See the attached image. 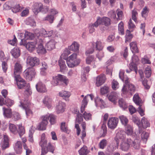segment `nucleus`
Masks as SVG:
<instances>
[{
    "label": "nucleus",
    "mask_w": 155,
    "mask_h": 155,
    "mask_svg": "<svg viewBox=\"0 0 155 155\" xmlns=\"http://www.w3.org/2000/svg\"><path fill=\"white\" fill-rule=\"evenodd\" d=\"M96 58L93 55H89L87 57L86 59V63L88 64H93L94 67H96L97 65L96 61Z\"/></svg>",
    "instance_id": "nucleus-19"
},
{
    "label": "nucleus",
    "mask_w": 155,
    "mask_h": 155,
    "mask_svg": "<svg viewBox=\"0 0 155 155\" xmlns=\"http://www.w3.org/2000/svg\"><path fill=\"white\" fill-rule=\"evenodd\" d=\"M91 114L86 111L84 112L83 114V116L82 114L80 113H78L77 114L76 118L75 126V127L77 129L78 135H79L81 130L79 128V125L77 123L80 124L83 121V117H84L86 120H91Z\"/></svg>",
    "instance_id": "nucleus-5"
},
{
    "label": "nucleus",
    "mask_w": 155,
    "mask_h": 155,
    "mask_svg": "<svg viewBox=\"0 0 155 155\" xmlns=\"http://www.w3.org/2000/svg\"><path fill=\"white\" fill-rule=\"evenodd\" d=\"M111 87L113 90H116L119 88V84L117 81L113 80L111 83Z\"/></svg>",
    "instance_id": "nucleus-56"
},
{
    "label": "nucleus",
    "mask_w": 155,
    "mask_h": 155,
    "mask_svg": "<svg viewBox=\"0 0 155 155\" xmlns=\"http://www.w3.org/2000/svg\"><path fill=\"white\" fill-rule=\"evenodd\" d=\"M14 77L19 89H21L25 86L26 87L27 84L25 81L20 77L19 74H17Z\"/></svg>",
    "instance_id": "nucleus-12"
},
{
    "label": "nucleus",
    "mask_w": 155,
    "mask_h": 155,
    "mask_svg": "<svg viewBox=\"0 0 155 155\" xmlns=\"http://www.w3.org/2000/svg\"><path fill=\"white\" fill-rule=\"evenodd\" d=\"M41 34L44 37H49L51 36L53 33V31H46L44 29H42L41 30Z\"/></svg>",
    "instance_id": "nucleus-34"
},
{
    "label": "nucleus",
    "mask_w": 155,
    "mask_h": 155,
    "mask_svg": "<svg viewBox=\"0 0 155 155\" xmlns=\"http://www.w3.org/2000/svg\"><path fill=\"white\" fill-rule=\"evenodd\" d=\"M43 20L45 21H48L50 23H52L54 20V15L49 14L44 18Z\"/></svg>",
    "instance_id": "nucleus-49"
},
{
    "label": "nucleus",
    "mask_w": 155,
    "mask_h": 155,
    "mask_svg": "<svg viewBox=\"0 0 155 155\" xmlns=\"http://www.w3.org/2000/svg\"><path fill=\"white\" fill-rule=\"evenodd\" d=\"M132 120L136 124L138 127L139 129L140 133V127H141V124L139 119L136 116H133Z\"/></svg>",
    "instance_id": "nucleus-39"
},
{
    "label": "nucleus",
    "mask_w": 155,
    "mask_h": 155,
    "mask_svg": "<svg viewBox=\"0 0 155 155\" xmlns=\"http://www.w3.org/2000/svg\"><path fill=\"white\" fill-rule=\"evenodd\" d=\"M58 75L53 77V80L51 82L52 85L54 86H57L58 85H61L59 83V81Z\"/></svg>",
    "instance_id": "nucleus-47"
},
{
    "label": "nucleus",
    "mask_w": 155,
    "mask_h": 155,
    "mask_svg": "<svg viewBox=\"0 0 155 155\" xmlns=\"http://www.w3.org/2000/svg\"><path fill=\"white\" fill-rule=\"evenodd\" d=\"M129 30H127L125 35V41H130L133 38L132 35L130 33Z\"/></svg>",
    "instance_id": "nucleus-62"
},
{
    "label": "nucleus",
    "mask_w": 155,
    "mask_h": 155,
    "mask_svg": "<svg viewBox=\"0 0 155 155\" xmlns=\"http://www.w3.org/2000/svg\"><path fill=\"white\" fill-rule=\"evenodd\" d=\"M10 131L14 134H17L18 132L17 127L15 124L10 123L9 126Z\"/></svg>",
    "instance_id": "nucleus-36"
},
{
    "label": "nucleus",
    "mask_w": 155,
    "mask_h": 155,
    "mask_svg": "<svg viewBox=\"0 0 155 155\" xmlns=\"http://www.w3.org/2000/svg\"><path fill=\"white\" fill-rule=\"evenodd\" d=\"M22 145L21 141H17L14 145V149L17 153L20 154L22 152Z\"/></svg>",
    "instance_id": "nucleus-21"
},
{
    "label": "nucleus",
    "mask_w": 155,
    "mask_h": 155,
    "mask_svg": "<svg viewBox=\"0 0 155 155\" xmlns=\"http://www.w3.org/2000/svg\"><path fill=\"white\" fill-rule=\"evenodd\" d=\"M133 100L135 104L138 105L140 104V103H141V99L137 93L135 94L134 95L133 97Z\"/></svg>",
    "instance_id": "nucleus-48"
},
{
    "label": "nucleus",
    "mask_w": 155,
    "mask_h": 155,
    "mask_svg": "<svg viewBox=\"0 0 155 155\" xmlns=\"http://www.w3.org/2000/svg\"><path fill=\"white\" fill-rule=\"evenodd\" d=\"M119 96V94L115 92H112L107 95V97L110 101L115 104L117 102Z\"/></svg>",
    "instance_id": "nucleus-15"
},
{
    "label": "nucleus",
    "mask_w": 155,
    "mask_h": 155,
    "mask_svg": "<svg viewBox=\"0 0 155 155\" xmlns=\"http://www.w3.org/2000/svg\"><path fill=\"white\" fill-rule=\"evenodd\" d=\"M21 9V8L20 5L17 4L12 8V11L14 13H16L20 11Z\"/></svg>",
    "instance_id": "nucleus-63"
},
{
    "label": "nucleus",
    "mask_w": 155,
    "mask_h": 155,
    "mask_svg": "<svg viewBox=\"0 0 155 155\" xmlns=\"http://www.w3.org/2000/svg\"><path fill=\"white\" fill-rule=\"evenodd\" d=\"M22 67L20 63H16L15 65L14 71V77L19 74L22 72Z\"/></svg>",
    "instance_id": "nucleus-25"
},
{
    "label": "nucleus",
    "mask_w": 155,
    "mask_h": 155,
    "mask_svg": "<svg viewBox=\"0 0 155 155\" xmlns=\"http://www.w3.org/2000/svg\"><path fill=\"white\" fill-rule=\"evenodd\" d=\"M37 42H30L26 43L25 46L26 48L30 51L32 52L35 49Z\"/></svg>",
    "instance_id": "nucleus-29"
},
{
    "label": "nucleus",
    "mask_w": 155,
    "mask_h": 155,
    "mask_svg": "<svg viewBox=\"0 0 155 155\" xmlns=\"http://www.w3.org/2000/svg\"><path fill=\"white\" fill-rule=\"evenodd\" d=\"M118 119L115 117H111L109 119L107 122V126L109 128L113 130L117 126Z\"/></svg>",
    "instance_id": "nucleus-11"
},
{
    "label": "nucleus",
    "mask_w": 155,
    "mask_h": 155,
    "mask_svg": "<svg viewBox=\"0 0 155 155\" xmlns=\"http://www.w3.org/2000/svg\"><path fill=\"white\" fill-rule=\"evenodd\" d=\"M111 24L110 19L106 17L102 18L98 17L97 18L96 21L95 22L96 26H98L99 25H104L106 26H108Z\"/></svg>",
    "instance_id": "nucleus-8"
},
{
    "label": "nucleus",
    "mask_w": 155,
    "mask_h": 155,
    "mask_svg": "<svg viewBox=\"0 0 155 155\" xmlns=\"http://www.w3.org/2000/svg\"><path fill=\"white\" fill-rule=\"evenodd\" d=\"M50 118V122L51 124H54L56 122L55 116L51 114H48L42 116L40 117L41 122L37 126V129L39 130H45L46 129L47 125L48 124V120Z\"/></svg>",
    "instance_id": "nucleus-3"
},
{
    "label": "nucleus",
    "mask_w": 155,
    "mask_h": 155,
    "mask_svg": "<svg viewBox=\"0 0 155 155\" xmlns=\"http://www.w3.org/2000/svg\"><path fill=\"white\" fill-rule=\"evenodd\" d=\"M11 53L14 58H17L20 55V51L18 48L15 47L11 50Z\"/></svg>",
    "instance_id": "nucleus-33"
},
{
    "label": "nucleus",
    "mask_w": 155,
    "mask_h": 155,
    "mask_svg": "<svg viewBox=\"0 0 155 155\" xmlns=\"http://www.w3.org/2000/svg\"><path fill=\"white\" fill-rule=\"evenodd\" d=\"M42 67L45 66V67L42 68H41L40 74L42 75H45L46 74V70L48 68L46 63L45 62H42L41 63Z\"/></svg>",
    "instance_id": "nucleus-45"
},
{
    "label": "nucleus",
    "mask_w": 155,
    "mask_h": 155,
    "mask_svg": "<svg viewBox=\"0 0 155 155\" xmlns=\"http://www.w3.org/2000/svg\"><path fill=\"white\" fill-rule=\"evenodd\" d=\"M25 89L24 95H26L27 96H29L31 94L32 92L29 84H26Z\"/></svg>",
    "instance_id": "nucleus-50"
},
{
    "label": "nucleus",
    "mask_w": 155,
    "mask_h": 155,
    "mask_svg": "<svg viewBox=\"0 0 155 155\" xmlns=\"http://www.w3.org/2000/svg\"><path fill=\"white\" fill-rule=\"evenodd\" d=\"M17 33L18 34V36L19 37L20 39H21V41L20 43V44L21 45H25L26 42L25 41L24 38V39L22 38L24 35V33L21 32L20 31H18Z\"/></svg>",
    "instance_id": "nucleus-44"
},
{
    "label": "nucleus",
    "mask_w": 155,
    "mask_h": 155,
    "mask_svg": "<svg viewBox=\"0 0 155 155\" xmlns=\"http://www.w3.org/2000/svg\"><path fill=\"white\" fill-rule=\"evenodd\" d=\"M77 55L74 53L67 58L66 62L69 68H73L78 65L80 62V60L77 58Z\"/></svg>",
    "instance_id": "nucleus-6"
},
{
    "label": "nucleus",
    "mask_w": 155,
    "mask_h": 155,
    "mask_svg": "<svg viewBox=\"0 0 155 155\" xmlns=\"http://www.w3.org/2000/svg\"><path fill=\"white\" fill-rule=\"evenodd\" d=\"M35 74V70L33 68H27L24 72V76L29 81L32 80Z\"/></svg>",
    "instance_id": "nucleus-9"
},
{
    "label": "nucleus",
    "mask_w": 155,
    "mask_h": 155,
    "mask_svg": "<svg viewBox=\"0 0 155 155\" xmlns=\"http://www.w3.org/2000/svg\"><path fill=\"white\" fill-rule=\"evenodd\" d=\"M80 155H86L88 153V150L86 146H84L78 151Z\"/></svg>",
    "instance_id": "nucleus-46"
},
{
    "label": "nucleus",
    "mask_w": 155,
    "mask_h": 155,
    "mask_svg": "<svg viewBox=\"0 0 155 155\" xmlns=\"http://www.w3.org/2000/svg\"><path fill=\"white\" fill-rule=\"evenodd\" d=\"M94 101L95 106L96 107H100L101 108H103L104 107L105 104L102 99L98 97H97L95 98Z\"/></svg>",
    "instance_id": "nucleus-27"
},
{
    "label": "nucleus",
    "mask_w": 155,
    "mask_h": 155,
    "mask_svg": "<svg viewBox=\"0 0 155 155\" xmlns=\"http://www.w3.org/2000/svg\"><path fill=\"white\" fill-rule=\"evenodd\" d=\"M106 80L105 75L104 74H101L98 76L96 78V85L97 87H99L102 85Z\"/></svg>",
    "instance_id": "nucleus-20"
},
{
    "label": "nucleus",
    "mask_w": 155,
    "mask_h": 155,
    "mask_svg": "<svg viewBox=\"0 0 155 155\" xmlns=\"http://www.w3.org/2000/svg\"><path fill=\"white\" fill-rule=\"evenodd\" d=\"M18 133L20 137L25 134V130L24 126H22L21 124L18 125Z\"/></svg>",
    "instance_id": "nucleus-42"
},
{
    "label": "nucleus",
    "mask_w": 155,
    "mask_h": 155,
    "mask_svg": "<svg viewBox=\"0 0 155 155\" xmlns=\"http://www.w3.org/2000/svg\"><path fill=\"white\" fill-rule=\"evenodd\" d=\"M47 140L45 138V134L44 133L42 134L41 135V140L39 142V144L42 148L41 155H45L48 152V150L52 153H53L55 147V144L49 142L47 146Z\"/></svg>",
    "instance_id": "nucleus-2"
},
{
    "label": "nucleus",
    "mask_w": 155,
    "mask_h": 155,
    "mask_svg": "<svg viewBox=\"0 0 155 155\" xmlns=\"http://www.w3.org/2000/svg\"><path fill=\"white\" fill-rule=\"evenodd\" d=\"M1 146L3 149H5L9 147V139L7 135H4L3 140L1 143Z\"/></svg>",
    "instance_id": "nucleus-26"
},
{
    "label": "nucleus",
    "mask_w": 155,
    "mask_h": 155,
    "mask_svg": "<svg viewBox=\"0 0 155 155\" xmlns=\"http://www.w3.org/2000/svg\"><path fill=\"white\" fill-rule=\"evenodd\" d=\"M43 4L41 2H35L32 6V9L34 13L36 15L41 12Z\"/></svg>",
    "instance_id": "nucleus-16"
},
{
    "label": "nucleus",
    "mask_w": 155,
    "mask_h": 155,
    "mask_svg": "<svg viewBox=\"0 0 155 155\" xmlns=\"http://www.w3.org/2000/svg\"><path fill=\"white\" fill-rule=\"evenodd\" d=\"M120 130H120L118 132H119ZM122 131H124V134L126 135L125 134V133L128 136H131L132 135V136H134L135 139H134V141H134L135 140H136L137 138H139L140 140V141H141V140L140 139V138L139 137V136L137 135H136V136L135 137L134 135V134L133 133V128L130 125H127L125 126V132L123 130ZM125 139H129L130 138H126L125 137ZM140 143H139V144Z\"/></svg>",
    "instance_id": "nucleus-10"
},
{
    "label": "nucleus",
    "mask_w": 155,
    "mask_h": 155,
    "mask_svg": "<svg viewBox=\"0 0 155 155\" xmlns=\"http://www.w3.org/2000/svg\"><path fill=\"white\" fill-rule=\"evenodd\" d=\"M36 88L37 91L40 92H45L47 91L45 85L41 81L36 84Z\"/></svg>",
    "instance_id": "nucleus-22"
},
{
    "label": "nucleus",
    "mask_w": 155,
    "mask_h": 155,
    "mask_svg": "<svg viewBox=\"0 0 155 155\" xmlns=\"http://www.w3.org/2000/svg\"><path fill=\"white\" fill-rule=\"evenodd\" d=\"M107 144V141L105 139H103L100 142L99 144V146L100 148L104 149L106 146Z\"/></svg>",
    "instance_id": "nucleus-60"
},
{
    "label": "nucleus",
    "mask_w": 155,
    "mask_h": 155,
    "mask_svg": "<svg viewBox=\"0 0 155 155\" xmlns=\"http://www.w3.org/2000/svg\"><path fill=\"white\" fill-rule=\"evenodd\" d=\"M65 104L61 101H60L58 103L56 107V110L58 114L63 112L66 108Z\"/></svg>",
    "instance_id": "nucleus-18"
},
{
    "label": "nucleus",
    "mask_w": 155,
    "mask_h": 155,
    "mask_svg": "<svg viewBox=\"0 0 155 155\" xmlns=\"http://www.w3.org/2000/svg\"><path fill=\"white\" fill-rule=\"evenodd\" d=\"M145 73L147 77L149 78L150 77L151 74V67L150 66H148L146 68Z\"/></svg>",
    "instance_id": "nucleus-64"
},
{
    "label": "nucleus",
    "mask_w": 155,
    "mask_h": 155,
    "mask_svg": "<svg viewBox=\"0 0 155 155\" xmlns=\"http://www.w3.org/2000/svg\"><path fill=\"white\" fill-rule=\"evenodd\" d=\"M26 23L28 25H30L32 27L36 26V23L31 18H29L26 20Z\"/></svg>",
    "instance_id": "nucleus-53"
},
{
    "label": "nucleus",
    "mask_w": 155,
    "mask_h": 155,
    "mask_svg": "<svg viewBox=\"0 0 155 155\" xmlns=\"http://www.w3.org/2000/svg\"><path fill=\"white\" fill-rule=\"evenodd\" d=\"M58 64L60 67L61 72L64 73L66 71L67 68L64 60L60 59L58 61Z\"/></svg>",
    "instance_id": "nucleus-30"
},
{
    "label": "nucleus",
    "mask_w": 155,
    "mask_h": 155,
    "mask_svg": "<svg viewBox=\"0 0 155 155\" xmlns=\"http://www.w3.org/2000/svg\"><path fill=\"white\" fill-rule=\"evenodd\" d=\"M124 132L122 130L118 132L115 139L117 145L113 143L110 144L107 147V150L109 152H113L117 148L119 143L120 142V149L124 151H127L130 147H133L134 148L138 149L139 147V143L140 140L137 138L134 141H132L131 139H125V135L124 134Z\"/></svg>",
    "instance_id": "nucleus-1"
},
{
    "label": "nucleus",
    "mask_w": 155,
    "mask_h": 155,
    "mask_svg": "<svg viewBox=\"0 0 155 155\" xmlns=\"http://www.w3.org/2000/svg\"><path fill=\"white\" fill-rule=\"evenodd\" d=\"M27 63L30 66L33 67L36 65L39 64V60L36 57H28L27 60Z\"/></svg>",
    "instance_id": "nucleus-13"
},
{
    "label": "nucleus",
    "mask_w": 155,
    "mask_h": 155,
    "mask_svg": "<svg viewBox=\"0 0 155 155\" xmlns=\"http://www.w3.org/2000/svg\"><path fill=\"white\" fill-rule=\"evenodd\" d=\"M37 45L38 47H37V51L39 54H44L46 53V50L43 45V41L42 40L38 42L37 41Z\"/></svg>",
    "instance_id": "nucleus-17"
},
{
    "label": "nucleus",
    "mask_w": 155,
    "mask_h": 155,
    "mask_svg": "<svg viewBox=\"0 0 155 155\" xmlns=\"http://www.w3.org/2000/svg\"><path fill=\"white\" fill-rule=\"evenodd\" d=\"M61 128L62 131L68 133L69 131L68 130L67 124L63 122L61 123Z\"/></svg>",
    "instance_id": "nucleus-57"
},
{
    "label": "nucleus",
    "mask_w": 155,
    "mask_h": 155,
    "mask_svg": "<svg viewBox=\"0 0 155 155\" xmlns=\"http://www.w3.org/2000/svg\"><path fill=\"white\" fill-rule=\"evenodd\" d=\"M70 54V51L68 48H66L62 53L61 57L65 59L67 58V57Z\"/></svg>",
    "instance_id": "nucleus-51"
},
{
    "label": "nucleus",
    "mask_w": 155,
    "mask_h": 155,
    "mask_svg": "<svg viewBox=\"0 0 155 155\" xmlns=\"http://www.w3.org/2000/svg\"><path fill=\"white\" fill-rule=\"evenodd\" d=\"M118 103L120 107L125 109L127 108L128 106V105L126 103L124 100L122 98H120L119 99L118 101Z\"/></svg>",
    "instance_id": "nucleus-41"
},
{
    "label": "nucleus",
    "mask_w": 155,
    "mask_h": 155,
    "mask_svg": "<svg viewBox=\"0 0 155 155\" xmlns=\"http://www.w3.org/2000/svg\"><path fill=\"white\" fill-rule=\"evenodd\" d=\"M43 103L44 105L48 108H50L51 107L52 100L49 97L46 96L45 97L43 100Z\"/></svg>",
    "instance_id": "nucleus-23"
},
{
    "label": "nucleus",
    "mask_w": 155,
    "mask_h": 155,
    "mask_svg": "<svg viewBox=\"0 0 155 155\" xmlns=\"http://www.w3.org/2000/svg\"><path fill=\"white\" fill-rule=\"evenodd\" d=\"M71 95V93L68 91H62L59 93V95L66 101H69V98Z\"/></svg>",
    "instance_id": "nucleus-24"
},
{
    "label": "nucleus",
    "mask_w": 155,
    "mask_h": 155,
    "mask_svg": "<svg viewBox=\"0 0 155 155\" xmlns=\"http://www.w3.org/2000/svg\"><path fill=\"white\" fill-rule=\"evenodd\" d=\"M130 49L133 53H137L138 52V50L137 47V43L135 42H133L130 44Z\"/></svg>",
    "instance_id": "nucleus-38"
},
{
    "label": "nucleus",
    "mask_w": 155,
    "mask_h": 155,
    "mask_svg": "<svg viewBox=\"0 0 155 155\" xmlns=\"http://www.w3.org/2000/svg\"><path fill=\"white\" fill-rule=\"evenodd\" d=\"M119 119L122 124L124 125H126L128 122V120L127 117L123 115L120 116L119 117Z\"/></svg>",
    "instance_id": "nucleus-54"
},
{
    "label": "nucleus",
    "mask_w": 155,
    "mask_h": 155,
    "mask_svg": "<svg viewBox=\"0 0 155 155\" xmlns=\"http://www.w3.org/2000/svg\"><path fill=\"white\" fill-rule=\"evenodd\" d=\"M140 133L139 131V134H141V136L142 139L145 142H146L147 141V139L148 138L149 134L148 133L143 131L142 132V130L140 129Z\"/></svg>",
    "instance_id": "nucleus-40"
},
{
    "label": "nucleus",
    "mask_w": 155,
    "mask_h": 155,
    "mask_svg": "<svg viewBox=\"0 0 155 155\" xmlns=\"http://www.w3.org/2000/svg\"><path fill=\"white\" fill-rule=\"evenodd\" d=\"M141 129H142V127L144 129L147 128V127H149L150 126V124L148 121L147 119L145 117H142L141 119Z\"/></svg>",
    "instance_id": "nucleus-35"
},
{
    "label": "nucleus",
    "mask_w": 155,
    "mask_h": 155,
    "mask_svg": "<svg viewBox=\"0 0 155 155\" xmlns=\"http://www.w3.org/2000/svg\"><path fill=\"white\" fill-rule=\"evenodd\" d=\"M68 49L74 52H77L79 51V44L76 42H73L70 46L68 47Z\"/></svg>",
    "instance_id": "nucleus-32"
},
{
    "label": "nucleus",
    "mask_w": 155,
    "mask_h": 155,
    "mask_svg": "<svg viewBox=\"0 0 155 155\" xmlns=\"http://www.w3.org/2000/svg\"><path fill=\"white\" fill-rule=\"evenodd\" d=\"M128 28L130 31H133L136 28L135 25L132 22L131 19H130L128 23Z\"/></svg>",
    "instance_id": "nucleus-55"
},
{
    "label": "nucleus",
    "mask_w": 155,
    "mask_h": 155,
    "mask_svg": "<svg viewBox=\"0 0 155 155\" xmlns=\"http://www.w3.org/2000/svg\"><path fill=\"white\" fill-rule=\"evenodd\" d=\"M81 126L82 127L83 130L81 132V138L83 140L84 138L85 137L86 135V132L85 131L86 126V123L85 122H83L81 124Z\"/></svg>",
    "instance_id": "nucleus-61"
},
{
    "label": "nucleus",
    "mask_w": 155,
    "mask_h": 155,
    "mask_svg": "<svg viewBox=\"0 0 155 155\" xmlns=\"http://www.w3.org/2000/svg\"><path fill=\"white\" fill-rule=\"evenodd\" d=\"M118 31L119 33L123 35L124 34V24L122 21H121L118 24Z\"/></svg>",
    "instance_id": "nucleus-59"
},
{
    "label": "nucleus",
    "mask_w": 155,
    "mask_h": 155,
    "mask_svg": "<svg viewBox=\"0 0 155 155\" xmlns=\"http://www.w3.org/2000/svg\"><path fill=\"white\" fill-rule=\"evenodd\" d=\"M56 43L54 40H51L46 44V48H47L48 50H52L55 48Z\"/></svg>",
    "instance_id": "nucleus-31"
},
{
    "label": "nucleus",
    "mask_w": 155,
    "mask_h": 155,
    "mask_svg": "<svg viewBox=\"0 0 155 155\" xmlns=\"http://www.w3.org/2000/svg\"><path fill=\"white\" fill-rule=\"evenodd\" d=\"M3 110L4 116L7 118H10L12 117V114L11 109H6L3 108Z\"/></svg>",
    "instance_id": "nucleus-37"
},
{
    "label": "nucleus",
    "mask_w": 155,
    "mask_h": 155,
    "mask_svg": "<svg viewBox=\"0 0 155 155\" xmlns=\"http://www.w3.org/2000/svg\"><path fill=\"white\" fill-rule=\"evenodd\" d=\"M58 78H59V83L61 84H64L65 85H68V79L67 78L63 75L61 74H58Z\"/></svg>",
    "instance_id": "nucleus-28"
},
{
    "label": "nucleus",
    "mask_w": 155,
    "mask_h": 155,
    "mask_svg": "<svg viewBox=\"0 0 155 155\" xmlns=\"http://www.w3.org/2000/svg\"><path fill=\"white\" fill-rule=\"evenodd\" d=\"M19 99V104H18L19 107L25 110L27 118L32 117L33 115V113L30 108L31 104L27 97L25 98L23 97H20Z\"/></svg>",
    "instance_id": "nucleus-4"
},
{
    "label": "nucleus",
    "mask_w": 155,
    "mask_h": 155,
    "mask_svg": "<svg viewBox=\"0 0 155 155\" xmlns=\"http://www.w3.org/2000/svg\"><path fill=\"white\" fill-rule=\"evenodd\" d=\"M95 44V48L98 51L102 50L104 48V45L101 41H97L96 42Z\"/></svg>",
    "instance_id": "nucleus-52"
},
{
    "label": "nucleus",
    "mask_w": 155,
    "mask_h": 155,
    "mask_svg": "<svg viewBox=\"0 0 155 155\" xmlns=\"http://www.w3.org/2000/svg\"><path fill=\"white\" fill-rule=\"evenodd\" d=\"M129 69L130 70L134 71L135 73H137V64L134 62H131L129 64Z\"/></svg>",
    "instance_id": "nucleus-58"
},
{
    "label": "nucleus",
    "mask_w": 155,
    "mask_h": 155,
    "mask_svg": "<svg viewBox=\"0 0 155 155\" xmlns=\"http://www.w3.org/2000/svg\"><path fill=\"white\" fill-rule=\"evenodd\" d=\"M34 37V35L32 33L25 31L24 34V39L25 41L26 40H31Z\"/></svg>",
    "instance_id": "nucleus-43"
},
{
    "label": "nucleus",
    "mask_w": 155,
    "mask_h": 155,
    "mask_svg": "<svg viewBox=\"0 0 155 155\" xmlns=\"http://www.w3.org/2000/svg\"><path fill=\"white\" fill-rule=\"evenodd\" d=\"M135 86L132 84H127V86L124 85L121 90V95L125 96L129 95H132L135 91Z\"/></svg>",
    "instance_id": "nucleus-7"
},
{
    "label": "nucleus",
    "mask_w": 155,
    "mask_h": 155,
    "mask_svg": "<svg viewBox=\"0 0 155 155\" xmlns=\"http://www.w3.org/2000/svg\"><path fill=\"white\" fill-rule=\"evenodd\" d=\"M94 96L92 94L87 95L84 98L82 102L81 106V111L83 113L84 110V109L87 104V99L90 98L91 100H92Z\"/></svg>",
    "instance_id": "nucleus-14"
}]
</instances>
